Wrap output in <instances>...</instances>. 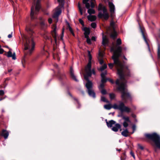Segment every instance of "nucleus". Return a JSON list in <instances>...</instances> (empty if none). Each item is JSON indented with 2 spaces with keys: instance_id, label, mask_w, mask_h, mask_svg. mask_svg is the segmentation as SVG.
Instances as JSON below:
<instances>
[{
  "instance_id": "obj_1",
  "label": "nucleus",
  "mask_w": 160,
  "mask_h": 160,
  "mask_svg": "<svg viewBox=\"0 0 160 160\" xmlns=\"http://www.w3.org/2000/svg\"><path fill=\"white\" fill-rule=\"evenodd\" d=\"M122 51V48L121 46H118L116 50H115L114 47L111 48V51L113 52L112 58L114 61V64L120 77V79L117 80L116 84L118 86V90L122 92V100L124 102L126 103L128 100H131V98L129 93L125 91L126 81L124 78V75L129 76L130 72L128 69L127 67H124L123 63L118 59Z\"/></svg>"
},
{
  "instance_id": "obj_2",
  "label": "nucleus",
  "mask_w": 160,
  "mask_h": 160,
  "mask_svg": "<svg viewBox=\"0 0 160 160\" xmlns=\"http://www.w3.org/2000/svg\"><path fill=\"white\" fill-rule=\"evenodd\" d=\"M88 56L89 57L88 62L85 68V72L86 74L84 75V78L87 82L86 83L85 86L87 89L88 93L90 96L93 98L95 97V94L92 89V82L89 80L88 77H91L92 73L94 75L95 74V72L94 69L91 70L92 56L90 51L88 52Z\"/></svg>"
},
{
  "instance_id": "obj_3",
  "label": "nucleus",
  "mask_w": 160,
  "mask_h": 160,
  "mask_svg": "<svg viewBox=\"0 0 160 160\" xmlns=\"http://www.w3.org/2000/svg\"><path fill=\"white\" fill-rule=\"evenodd\" d=\"M31 27V25L27 26L26 27V31L31 35V36L30 38L27 37H25L26 39V42L24 45V50H28V54H31L32 51L34 50L35 45L32 37V34L34 32Z\"/></svg>"
},
{
  "instance_id": "obj_4",
  "label": "nucleus",
  "mask_w": 160,
  "mask_h": 160,
  "mask_svg": "<svg viewBox=\"0 0 160 160\" xmlns=\"http://www.w3.org/2000/svg\"><path fill=\"white\" fill-rule=\"evenodd\" d=\"M118 103V104L115 103L113 106L110 104L105 105L104 107L105 109L107 110H110L112 108L115 109L119 110L122 112L129 113L131 112V109L126 106L123 102L122 101H119Z\"/></svg>"
},
{
  "instance_id": "obj_5",
  "label": "nucleus",
  "mask_w": 160,
  "mask_h": 160,
  "mask_svg": "<svg viewBox=\"0 0 160 160\" xmlns=\"http://www.w3.org/2000/svg\"><path fill=\"white\" fill-rule=\"evenodd\" d=\"M145 135L147 138L154 142L156 146L160 149V136L158 134L155 132L151 134H146Z\"/></svg>"
},
{
  "instance_id": "obj_6",
  "label": "nucleus",
  "mask_w": 160,
  "mask_h": 160,
  "mask_svg": "<svg viewBox=\"0 0 160 160\" xmlns=\"http://www.w3.org/2000/svg\"><path fill=\"white\" fill-rule=\"evenodd\" d=\"M82 2L85 5L86 8L88 9V12L89 15L95 13V11L93 9L95 6V0H83Z\"/></svg>"
},
{
  "instance_id": "obj_7",
  "label": "nucleus",
  "mask_w": 160,
  "mask_h": 160,
  "mask_svg": "<svg viewBox=\"0 0 160 160\" xmlns=\"http://www.w3.org/2000/svg\"><path fill=\"white\" fill-rule=\"evenodd\" d=\"M59 3V6L57 7L55 12L54 13L52 17L56 19V22L58 21V17L61 13V8L63 7L64 2V0H58Z\"/></svg>"
},
{
  "instance_id": "obj_8",
  "label": "nucleus",
  "mask_w": 160,
  "mask_h": 160,
  "mask_svg": "<svg viewBox=\"0 0 160 160\" xmlns=\"http://www.w3.org/2000/svg\"><path fill=\"white\" fill-rule=\"evenodd\" d=\"M98 10H102V13L100 12L98 15V16L99 18H103L107 20L109 18V15L108 13L107 9L106 8L103 7L101 4H99L98 8Z\"/></svg>"
},
{
  "instance_id": "obj_9",
  "label": "nucleus",
  "mask_w": 160,
  "mask_h": 160,
  "mask_svg": "<svg viewBox=\"0 0 160 160\" xmlns=\"http://www.w3.org/2000/svg\"><path fill=\"white\" fill-rule=\"evenodd\" d=\"M40 0H37L35 6V11H34V5L32 6L31 8V19H33L35 18V16L39 12L40 6Z\"/></svg>"
},
{
  "instance_id": "obj_10",
  "label": "nucleus",
  "mask_w": 160,
  "mask_h": 160,
  "mask_svg": "<svg viewBox=\"0 0 160 160\" xmlns=\"http://www.w3.org/2000/svg\"><path fill=\"white\" fill-rule=\"evenodd\" d=\"M53 31L52 32V37L54 38L55 41V44H53V50L54 51L56 49V46L57 45V38L58 36V35L57 34L56 32V25L55 24H53Z\"/></svg>"
},
{
  "instance_id": "obj_11",
  "label": "nucleus",
  "mask_w": 160,
  "mask_h": 160,
  "mask_svg": "<svg viewBox=\"0 0 160 160\" xmlns=\"http://www.w3.org/2000/svg\"><path fill=\"white\" fill-rule=\"evenodd\" d=\"M109 7L110 8V11L111 13V16H113L115 11V6L113 3L111 2H108Z\"/></svg>"
},
{
  "instance_id": "obj_12",
  "label": "nucleus",
  "mask_w": 160,
  "mask_h": 160,
  "mask_svg": "<svg viewBox=\"0 0 160 160\" xmlns=\"http://www.w3.org/2000/svg\"><path fill=\"white\" fill-rule=\"evenodd\" d=\"M83 30L84 31V34L85 38H88L90 33V31L89 28L87 27H84L83 28Z\"/></svg>"
},
{
  "instance_id": "obj_13",
  "label": "nucleus",
  "mask_w": 160,
  "mask_h": 160,
  "mask_svg": "<svg viewBox=\"0 0 160 160\" xmlns=\"http://www.w3.org/2000/svg\"><path fill=\"white\" fill-rule=\"evenodd\" d=\"M70 74L71 77L72 79L75 81H78V80L76 79V76L74 75L73 72V70L72 68L71 67L70 68Z\"/></svg>"
},
{
  "instance_id": "obj_14",
  "label": "nucleus",
  "mask_w": 160,
  "mask_h": 160,
  "mask_svg": "<svg viewBox=\"0 0 160 160\" xmlns=\"http://www.w3.org/2000/svg\"><path fill=\"white\" fill-rule=\"evenodd\" d=\"M121 125L119 124H116L114 127H113L112 130L113 131L116 132H117L119 129L121 128Z\"/></svg>"
},
{
  "instance_id": "obj_15",
  "label": "nucleus",
  "mask_w": 160,
  "mask_h": 160,
  "mask_svg": "<svg viewBox=\"0 0 160 160\" xmlns=\"http://www.w3.org/2000/svg\"><path fill=\"white\" fill-rule=\"evenodd\" d=\"M1 135L3 136L5 139H6L8 138V136L9 133L6 130H3L2 131Z\"/></svg>"
},
{
  "instance_id": "obj_16",
  "label": "nucleus",
  "mask_w": 160,
  "mask_h": 160,
  "mask_svg": "<svg viewBox=\"0 0 160 160\" xmlns=\"http://www.w3.org/2000/svg\"><path fill=\"white\" fill-rule=\"evenodd\" d=\"M108 40L105 36L104 34L102 35V44L104 46H105L108 43Z\"/></svg>"
},
{
  "instance_id": "obj_17",
  "label": "nucleus",
  "mask_w": 160,
  "mask_h": 160,
  "mask_svg": "<svg viewBox=\"0 0 160 160\" xmlns=\"http://www.w3.org/2000/svg\"><path fill=\"white\" fill-rule=\"evenodd\" d=\"M106 123L108 127L111 128L112 127V125L115 123V122L113 120H111L108 122L107 121Z\"/></svg>"
},
{
  "instance_id": "obj_18",
  "label": "nucleus",
  "mask_w": 160,
  "mask_h": 160,
  "mask_svg": "<svg viewBox=\"0 0 160 160\" xmlns=\"http://www.w3.org/2000/svg\"><path fill=\"white\" fill-rule=\"evenodd\" d=\"M88 20L93 21L96 20V17L95 16L89 15L88 16Z\"/></svg>"
},
{
  "instance_id": "obj_19",
  "label": "nucleus",
  "mask_w": 160,
  "mask_h": 160,
  "mask_svg": "<svg viewBox=\"0 0 160 160\" xmlns=\"http://www.w3.org/2000/svg\"><path fill=\"white\" fill-rule=\"evenodd\" d=\"M128 133L129 132L128 129H126L122 132L121 134L122 136L127 137L128 136Z\"/></svg>"
},
{
  "instance_id": "obj_20",
  "label": "nucleus",
  "mask_w": 160,
  "mask_h": 160,
  "mask_svg": "<svg viewBox=\"0 0 160 160\" xmlns=\"http://www.w3.org/2000/svg\"><path fill=\"white\" fill-rule=\"evenodd\" d=\"M99 56L100 57L98 58V60L99 61V62L101 64H102L103 63V60L102 58V57L103 56V54L102 53L100 52L99 54Z\"/></svg>"
},
{
  "instance_id": "obj_21",
  "label": "nucleus",
  "mask_w": 160,
  "mask_h": 160,
  "mask_svg": "<svg viewBox=\"0 0 160 160\" xmlns=\"http://www.w3.org/2000/svg\"><path fill=\"white\" fill-rule=\"evenodd\" d=\"M111 37L113 39H114L117 36V33L113 29V31L111 33Z\"/></svg>"
},
{
  "instance_id": "obj_22",
  "label": "nucleus",
  "mask_w": 160,
  "mask_h": 160,
  "mask_svg": "<svg viewBox=\"0 0 160 160\" xmlns=\"http://www.w3.org/2000/svg\"><path fill=\"white\" fill-rule=\"evenodd\" d=\"M141 32H142V34L143 38L145 41V42L147 44L148 46H149V44L148 43V40H147L146 38L145 37V36L144 33V32H143V31L142 30L141 31Z\"/></svg>"
},
{
  "instance_id": "obj_23",
  "label": "nucleus",
  "mask_w": 160,
  "mask_h": 160,
  "mask_svg": "<svg viewBox=\"0 0 160 160\" xmlns=\"http://www.w3.org/2000/svg\"><path fill=\"white\" fill-rule=\"evenodd\" d=\"M107 67V65L106 64H104L99 69V70L101 71H102L105 69Z\"/></svg>"
},
{
  "instance_id": "obj_24",
  "label": "nucleus",
  "mask_w": 160,
  "mask_h": 160,
  "mask_svg": "<svg viewBox=\"0 0 160 160\" xmlns=\"http://www.w3.org/2000/svg\"><path fill=\"white\" fill-rule=\"evenodd\" d=\"M122 119L124 120V122H126L129 123L131 122V121L129 120V118L128 117L123 116Z\"/></svg>"
},
{
  "instance_id": "obj_25",
  "label": "nucleus",
  "mask_w": 160,
  "mask_h": 160,
  "mask_svg": "<svg viewBox=\"0 0 160 160\" xmlns=\"http://www.w3.org/2000/svg\"><path fill=\"white\" fill-rule=\"evenodd\" d=\"M58 77L60 80L64 79L65 78V76L64 74H59Z\"/></svg>"
},
{
  "instance_id": "obj_26",
  "label": "nucleus",
  "mask_w": 160,
  "mask_h": 160,
  "mask_svg": "<svg viewBox=\"0 0 160 160\" xmlns=\"http://www.w3.org/2000/svg\"><path fill=\"white\" fill-rule=\"evenodd\" d=\"M78 8L79 9V11L81 15H82L83 14L82 9L81 6L80 4L79 3L78 4Z\"/></svg>"
},
{
  "instance_id": "obj_27",
  "label": "nucleus",
  "mask_w": 160,
  "mask_h": 160,
  "mask_svg": "<svg viewBox=\"0 0 160 160\" xmlns=\"http://www.w3.org/2000/svg\"><path fill=\"white\" fill-rule=\"evenodd\" d=\"M68 28L69 29L70 32L72 33V34L73 36H74L75 35L73 32V30L71 27L69 25H68Z\"/></svg>"
},
{
  "instance_id": "obj_28",
  "label": "nucleus",
  "mask_w": 160,
  "mask_h": 160,
  "mask_svg": "<svg viewBox=\"0 0 160 160\" xmlns=\"http://www.w3.org/2000/svg\"><path fill=\"white\" fill-rule=\"evenodd\" d=\"M122 43L121 40L120 38H118L117 39L116 41V44L117 46H118L121 45Z\"/></svg>"
},
{
  "instance_id": "obj_29",
  "label": "nucleus",
  "mask_w": 160,
  "mask_h": 160,
  "mask_svg": "<svg viewBox=\"0 0 160 160\" xmlns=\"http://www.w3.org/2000/svg\"><path fill=\"white\" fill-rule=\"evenodd\" d=\"M101 100L103 102H106L107 103L109 102V101L104 97H101Z\"/></svg>"
},
{
  "instance_id": "obj_30",
  "label": "nucleus",
  "mask_w": 160,
  "mask_h": 160,
  "mask_svg": "<svg viewBox=\"0 0 160 160\" xmlns=\"http://www.w3.org/2000/svg\"><path fill=\"white\" fill-rule=\"evenodd\" d=\"M109 97L111 99H113L115 98V96L114 94L112 93L109 94Z\"/></svg>"
},
{
  "instance_id": "obj_31",
  "label": "nucleus",
  "mask_w": 160,
  "mask_h": 160,
  "mask_svg": "<svg viewBox=\"0 0 160 160\" xmlns=\"http://www.w3.org/2000/svg\"><path fill=\"white\" fill-rule=\"evenodd\" d=\"M107 73V72L106 71H105L104 72H102L101 75V77H105Z\"/></svg>"
},
{
  "instance_id": "obj_32",
  "label": "nucleus",
  "mask_w": 160,
  "mask_h": 160,
  "mask_svg": "<svg viewBox=\"0 0 160 160\" xmlns=\"http://www.w3.org/2000/svg\"><path fill=\"white\" fill-rule=\"evenodd\" d=\"M158 58L160 59V47L159 46H158Z\"/></svg>"
},
{
  "instance_id": "obj_33",
  "label": "nucleus",
  "mask_w": 160,
  "mask_h": 160,
  "mask_svg": "<svg viewBox=\"0 0 160 160\" xmlns=\"http://www.w3.org/2000/svg\"><path fill=\"white\" fill-rule=\"evenodd\" d=\"M128 122H123V125L124 128H126L128 126Z\"/></svg>"
},
{
  "instance_id": "obj_34",
  "label": "nucleus",
  "mask_w": 160,
  "mask_h": 160,
  "mask_svg": "<svg viewBox=\"0 0 160 160\" xmlns=\"http://www.w3.org/2000/svg\"><path fill=\"white\" fill-rule=\"evenodd\" d=\"M57 58L59 60V58L58 57V56L57 54H56L55 52L53 53V58L54 59H55Z\"/></svg>"
},
{
  "instance_id": "obj_35",
  "label": "nucleus",
  "mask_w": 160,
  "mask_h": 160,
  "mask_svg": "<svg viewBox=\"0 0 160 160\" xmlns=\"http://www.w3.org/2000/svg\"><path fill=\"white\" fill-rule=\"evenodd\" d=\"M87 38V42L88 44H91V41L90 39L89 38V37L88 38Z\"/></svg>"
},
{
  "instance_id": "obj_36",
  "label": "nucleus",
  "mask_w": 160,
  "mask_h": 160,
  "mask_svg": "<svg viewBox=\"0 0 160 160\" xmlns=\"http://www.w3.org/2000/svg\"><path fill=\"white\" fill-rule=\"evenodd\" d=\"M12 52L11 51H9L8 52L7 56L8 57H11V56H12Z\"/></svg>"
},
{
  "instance_id": "obj_37",
  "label": "nucleus",
  "mask_w": 160,
  "mask_h": 160,
  "mask_svg": "<svg viewBox=\"0 0 160 160\" xmlns=\"http://www.w3.org/2000/svg\"><path fill=\"white\" fill-rule=\"evenodd\" d=\"M91 26L93 28H96V24L95 22H92L91 24Z\"/></svg>"
},
{
  "instance_id": "obj_38",
  "label": "nucleus",
  "mask_w": 160,
  "mask_h": 160,
  "mask_svg": "<svg viewBox=\"0 0 160 160\" xmlns=\"http://www.w3.org/2000/svg\"><path fill=\"white\" fill-rule=\"evenodd\" d=\"M106 81L105 77H102L101 82L102 83H104L106 82Z\"/></svg>"
},
{
  "instance_id": "obj_39",
  "label": "nucleus",
  "mask_w": 160,
  "mask_h": 160,
  "mask_svg": "<svg viewBox=\"0 0 160 160\" xmlns=\"http://www.w3.org/2000/svg\"><path fill=\"white\" fill-rule=\"evenodd\" d=\"M79 22L82 24V25L83 26H84V22L83 21V20L82 19H79Z\"/></svg>"
},
{
  "instance_id": "obj_40",
  "label": "nucleus",
  "mask_w": 160,
  "mask_h": 160,
  "mask_svg": "<svg viewBox=\"0 0 160 160\" xmlns=\"http://www.w3.org/2000/svg\"><path fill=\"white\" fill-rule=\"evenodd\" d=\"M11 57H12V59L14 60H15L16 59L15 53H14L12 55Z\"/></svg>"
},
{
  "instance_id": "obj_41",
  "label": "nucleus",
  "mask_w": 160,
  "mask_h": 160,
  "mask_svg": "<svg viewBox=\"0 0 160 160\" xmlns=\"http://www.w3.org/2000/svg\"><path fill=\"white\" fill-rule=\"evenodd\" d=\"M110 25L111 27H112V28H113V29H114V23L112 21L110 23Z\"/></svg>"
},
{
  "instance_id": "obj_42",
  "label": "nucleus",
  "mask_w": 160,
  "mask_h": 160,
  "mask_svg": "<svg viewBox=\"0 0 160 160\" xmlns=\"http://www.w3.org/2000/svg\"><path fill=\"white\" fill-rule=\"evenodd\" d=\"M101 92L102 94H105L106 93V92L105 90L103 89H102V90L101 91Z\"/></svg>"
},
{
  "instance_id": "obj_43",
  "label": "nucleus",
  "mask_w": 160,
  "mask_h": 160,
  "mask_svg": "<svg viewBox=\"0 0 160 160\" xmlns=\"http://www.w3.org/2000/svg\"><path fill=\"white\" fill-rule=\"evenodd\" d=\"M108 66L110 69H112L113 67V63H110L108 64Z\"/></svg>"
},
{
  "instance_id": "obj_44",
  "label": "nucleus",
  "mask_w": 160,
  "mask_h": 160,
  "mask_svg": "<svg viewBox=\"0 0 160 160\" xmlns=\"http://www.w3.org/2000/svg\"><path fill=\"white\" fill-rule=\"evenodd\" d=\"M122 157V160H124L126 159V156L125 153H123V156H122L121 157V158Z\"/></svg>"
},
{
  "instance_id": "obj_45",
  "label": "nucleus",
  "mask_w": 160,
  "mask_h": 160,
  "mask_svg": "<svg viewBox=\"0 0 160 160\" xmlns=\"http://www.w3.org/2000/svg\"><path fill=\"white\" fill-rule=\"evenodd\" d=\"M40 25H41V26L42 27V28H43V27H44L45 26V24L44 23V22L43 21L41 22H40Z\"/></svg>"
},
{
  "instance_id": "obj_46",
  "label": "nucleus",
  "mask_w": 160,
  "mask_h": 160,
  "mask_svg": "<svg viewBox=\"0 0 160 160\" xmlns=\"http://www.w3.org/2000/svg\"><path fill=\"white\" fill-rule=\"evenodd\" d=\"M104 87V85L103 83H102L101 84L100 86H99V88H101V89H103V88Z\"/></svg>"
},
{
  "instance_id": "obj_47",
  "label": "nucleus",
  "mask_w": 160,
  "mask_h": 160,
  "mask_svg": "<svg viewBox=\"0 0 160 160\" xmlns=\"http://www.w3.org/2000/svg\"><path fill=\"white\" fill-rule=\"evenodd\" d=\"M4 94V92L2 90H0V95H2Z\"/></svg>"
},
{
  "instance_id": "obj_48",
  "label": "nucleus",
  "mask_w": 160,
  "mask_h": 160,
  "mask_svg": "<svg viewBox=\"0 0 160 160\" xmlns=\"http://www.w3.org/2000/svg\"><path fill=\"white\" fill-rule=\"evenodd\" d=\"M52 20L51 18H49L48 19V22L49 23L51 24L52 23Z\"/></svg>"
},
{
  "instance_id": "obj_49",
  "label": "nucleus",
  "mask_w": 160,
  "mask_h": 160,
  "mask_svg": "<svg viewBox=\"0 0 160 160\" xmlns=\"http://www.w3.org/2000/svg\"><path fill=\"white\" fill-rule=\"evenodd\" d=\"M4 51L2 48H0V54H2L3 52Z\"/></svg>"
},
{
  "instance_id": "obj_50",
  "label": "nucleus",
  "mask_w": 160,
  "mask_h": 160,
  "mask_svg": "<svg viewBox=\"0 0 160 160\" xmlns=\"http://www.w3.org/2000/svg\"><path fill=\"white\" fill-rule=\"evenodd\" d=\"M91 40L95 41L96 40V38L95 37L93 36L91 38Z\"/></svg>"
},
{
  "instance_id": "obj_51",
  "label": "nucleus",
  "mask_w": 160,
  "mask_h": 160,
  "mask_svg": "<svg viewBox=\"0 0 160 160\" xmlns=\"http://www.w3.org/2000/svg\"><path fill=\"white\" fill-rule=\"evenodd\" d=\"M12 33H11V34H9L8 35V37L9 38H12Z\"/></svg>"
},
{
  "instance_id": "obj_52",
  "label": "nucleus",
  "mask_w": 160,
  "mask_h": 160,
  "mask_svg": "<svg viewBox=\"0 0 160 160\" xmlns=\"http://www.w3.org/2000/svg\"><path fill=\"white\" fill-rule=\"evenodd\" d=\"M132 128L133 131H134L136 129V126L135 125H133L132 126Z\"/></svg>"
},
{
  "instance_id": "obj_53",
  "label": "nucleus",
  "mask_w": 160,
  "mask_h": 160,
  "mask_svg": "<svg viewBox=\"0 0 160 160\" xmlns=\"http://www.w3.org/2000/svg\"><path fill=\"white\" fill-rule=\"evenodd\" d=\"M108 80L112 83H114V82L112 79H108Z\"/></svg>"
},
{
  "instance_id": "obj_54",
  "label": "nucleus",
  "mask_w": 160,
  "mask_h": 160,
  "mask_svg": "<svg viewBox=\"0 0 160 160\" xmlns=\"http://www.w3.org/2000/svg\"><path fill=\"white\" fill-rule=\"evenodd\" d=\"M131 154L132 155V156L133 157V158H135V157L134 153L132 152H131Z\"/></svg>"
},
{
  "instance_id": "obj_55",
  "label": "nucleus",
  "mask_w": 160,
  "mask_h": 160,
  "mask_svg": "<svg viewBox=\"0 0 160 160\" xmlns=\"http://www.w3.org/2000/svg\"><path fill=\"white\" fill-rule=\"evenodd\" d=\"M54 66L56 68H57L58 67V65H57V64H55L54 65Z\"/></svg>"
},
{
  "instance_id": "obj_56",
  "label": "nucleus",
  "mask_w": 160,
  "mask_h": 160,
  "mask_svg": "<svg viewBox=\"0 0 160 160\" xmlns=\"http://www.w3.org/2000/svg\"><path fill=\"white\" fill-rule=\"evenodd\" d=\"M132 116L133 118H135L136 117V115L134 114H132Z\"/></svg>"
},
{
  "instance_id": "obj_57",
  "label": "nucleus",
  "mask_w": 160,
  "mask_h": 160,
  "mask_svg": "<svg viewBox=\"0 0 160 160\" xmlns=\"http://www.w3.org/2000/svg\"><path fill=\"white\" fill-rule=\"evenodd\" d=\"M140 148L142 150V149H143V147H142V146H140Z\"/></svg>"
},
{
  "instance_id": "obj_58",
  "label": "nucleus",
  "mask_w": 160,
  "mask_h": 160,
  "mask_svg": "<svg viewBox=\"0 0 160 160\" xmlns=\"http://www.w3.org/2000/svg\"><path fill=\"white\" fill-rule=\"evenodd\" d=\"M158 37L160 38V29L159 30Z\"/></svg>"
},
{
  "instance_id": "obj_59",
  "label": "nucleus",
  "mask_w": 160,
  "mask_h": 160,
  "mask_svg": "<svg viewBox=\"0 0 160 160\" xmlns=\"http://www.w3.org/2000/svg\"><path fill=\"white\" fill-rule=\"evenodd\" d=\"M12 69H9L8 70L9 72H10L12 71Z\"/></svg>"
},
{
  "instance_id": "obj_60",
  "label": "nucleus",
  "mask_w": 160,
  "mask_h": 160,
  "mask_svg": "<svg viewBox=\"0 0 160 160\" xmlns=\"http://www.w3.org/2000/svg\"><path fill=\"white\" fill-rule=\"evenodd\" d=\"M69 95L71 96V97H72V95L70 93H69Z\"/></svg>"
},
{
  "instance_id": "obj_61",
  "label": "nucleus",
  "mask_w": 160,
  "mask_h": 160,
  "mask_svg": "<svg viewBox=\"0 0 160 160\" xmlns=\"http://www.w3.org/2000/svg\"><path fill=\"white\" fill-rule=\"evenodd\" d=\"M39 19H40V20H42V18H41V17Z\"/></svg>"
},
{
  "instance_id": "obj_62",
  "label": "nucleus",
  "mask_w": 160,
  "mask_h": 160,
  "mask_svg": "<svg viewBox=\"0 0 160 160\" xmlns=\"http://www.w3.org/2000/svg\"><path fill=\"white\" fill-rule=\"evenodd\" d=\"M2 100V98H0V101H1Z\"/></svg>"
},
{
  "instance_id": "obj_63",
  "label": "nucleus",
  "mask_w": 160,
  "mask_h": 160,
  "mask_svg": "<svg viewBox=\"0 0 160 160\" xmlns=\"http://www.w3.org/2000/svg\"><path fill=\"white\" fill-rule=\"evenodd\" d=\"M121 160H122V157L121 158Z\"/></svg>"
},
{
  "instance_id": "obj_64",
  "label": "nucleus",
  "mask_w": 160,
  "mask_h": 160,
  "mask_svg": "<svg viewBox=\"0 0 160 160\" xmlns=\"http://www.w3.org/2000/svg\"><path fill=\"white\" fill-rule=\"evenodd\" d=\"M78 105H79V102H78Z\"/></svg>"
}]
</instances>
